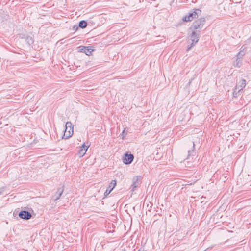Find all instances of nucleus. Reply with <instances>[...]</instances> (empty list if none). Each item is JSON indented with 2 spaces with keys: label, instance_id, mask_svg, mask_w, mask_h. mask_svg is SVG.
<instances>
[{
  "label": "nucleus",
  "instance_id": "obj_15",
  "mask_svg": "<svg viewBox=\"0 0 251 251\" xmlns=\"http://www.w3.org/2000/svg\"><path fill=\"white\" fill-rule=\"evenodd\" d=\"M138 185H139V181H138V179L137 178L135 181H134V182H133V184L131 185V186L133 188V190L134 188H137L138 187Z\"/></svg>",
  "mask_w": 251,
  "mask_h": 251
},
{
  "label": "nucleus",
  "instance_id": "obj_2",
  "mask_svg": "<svg viewBox=\"0 0 251 251\" xmlns=\"http://www.w3.org/2000/svg\"><path fill=\"white\" fill-rule=\"evenodd\" d=\"M205 23V18L203 17H201L193 23L192 25L189 27V30H193L196 32L199 31V33H201V31Z\"/></svg>",
  "mask_w": 251,
  "mask_h": 251
},
{
  "label": "nucleus",
  "instance_id": "obj_17",
  "mask_svg": "<svg viewBox=\"0 0 251 251\" xmlns=\"http://www.w3.org/2000/svg\"><path fill=\"white\" fill-rule=\"evenodd\" d=\"M89 145H86L85 144L82 145V146L80 147L81 149H85L86 151H87V149L89 147Z\"/></svg>",
  "mask_w": 251,
  "mask_h": 251
},
{
  "label": "nucleus",
  "instance_id": "obj_16",
  "mask_svg": "<svg viewBox=\"0 0 251 251\" xmlns=\"http://www.w3.org/2000/svg\"><path fill=\"white\" fill-rule=\"evenodd\" d=\"M245 52L243 50H240V51L237 54V57L240 58L242 59V57L244 55Z\"/></svg>",
  "mask_w": 251,
  "mask_h": 251
},
{
  "label": "nucleus",
  "instance_id": "obj_12",
  "mask_svg": "<svg viewBox=\"0 0 251 251\" xmlns=\"http://www.w3.org/2000/svg\"><path fill=\"white\" fill-rule=\"evenodd\" d=\"M87 23L84 20H82V21H80L79 23V26L80 28H84L87 26Z\"/></svg>",
  "mask_w": 251,
  "mask_h": 251
},
{
  "label": "nucleus",
  "instance_id": "obj_14",
  "mask_svg": "<svg viewBox=\"0 0 251 251\" xmlns=\"http://www.w3.org/2000/svg\"><path fill=\"white\" fill-rule=\"evenodd\" d=\"M87 151L85 149H80L78 151V153L80 157H82L86 153Z\"/></svg>",
  "mask_w": 251,
  "mask_h": 251
},
{
  "label": "nucleus",
  "instance_id": "obj_20",
  "mask_svg": "<svg viewBox=\"0 0 251 251\" xmlns=\"http://www.w3.org/2000/svg\"><path fill=\"white\" fill-rule=\"evenodd\" d=\"M193 149H195V144H194V142H193Z\"/></svg>",
  "mask_w": 251,
  "mask_h": 251
},
{
  "label": "nucleus",
  "instance_id": "obj_13",
  "mask_svg": "<svg viewBox=\"0 0 251 251\" xmlns=\"http://www.w3.org/2000/svg\"><path fill=\"white\" fill-rule=\"evenodd\" d=\"M26 40L27 43L29 45H32L33 43V42H34L33 39L31 37H29V36L27 37L26 38V40Z\"/></svg>",
  "mask_w": 251,
  "mask_h": 251
},
{
  "label": "nucleus",
  "instance_id": "obj_8",
  "mask_svg": "<svg viewBox=\"0 0 251 251\" xmlns=\"http://www.w3.org/2000/svg\"><path fill=\"white\" fill-rule=\"evenodd\" d=\"M246 86V80L245 79H241L236 84L235 88V91L237 90L240 92Z\"/></svg>",
  "mask_w": 251,
  "mask_h": 251
},
{
  "label": "nucleus",
  "instance_id": "obj_22",
  "mask_svg": "<svg viewBox=\"0 0 251 251\" xmlns=\"http://www.w3.org/2000/svg\"><path fill=\"white\" fill-rule=\"evenodd\" d=\"M191 81H190L189 82V85H190L191 84Z\"/></svg>",
  "mask_w": 251,
  "mask_h": 251
},
{
  "label": "nucleus",
  "instance_id": "obj_3",
  "mask_svg": "<svg viewBox=\"0 0 251 251\" xmlns=\"http://www.w3.org/2000/svg\"><path fill=\"white\" fill-rule=\"evenodd\" d=\"M73 126L71 122H67L65 125V130L63 138L67 139L71 137L73 134Z\"/></svg>",
  "mask_w": 251,
  "mask_h": 251
},
{
  "label": "nucleus",
  "instance_id": "obj_19",
  "mask_svg": "<svg viewBox=\"0 0 251 251\" xmlns=\"http://www.w3.org/2000/svg\"><path fill=\"white\" fill-rule=\"evenodd\" d=\"M124 133H125V130H123V131L122 132V133L121 134H120V137L122 139H124V138H125V135H124Z\"/></svg>",
  "mask_w": 251,
  "mask_h": 251
},
{
  "label": "nucleus",
  "instance_id": "obj_7",
  "mask_svg": "<svg viewBox=\"0 0 251 251\" xmlns=\"http://www.w3.org/2000/svg\"><path fill=\"white\" fill-rule=\"evenodd\" d=\"M94 50L91 46L85 47L80 46V52L85 53L86 55H89Z\"/></svg>",
  "mask_w": 251,
  "mask_h": 251
},
{
  "label": "nucleus",
  "instance_id": "obj_18",
  "mask_svg": "<svg viewBox=\"0 0 251 251\" xmlns=\"http://www.w3.org/2000/svg\"><path fill=\"white\" fill-rule=\"evenodd\" d=\"M193 152V151H188V155L187 159H190V156L191 155V153Z\"/></svg>",
  "mask_w": 251,
  "mask_h": 251
},
{
  "label": "nucleus",
  "instance_id": "obj_6",
  "mask_svg": "<svg viewBox=\"0 0 251 251\" xmlns=\"http://www.w3.org/2000/svg\"><path fill=\"white\" fill-rule=\"evenodd\" d=\"M19 217L22 219L29 220L32 217V214L30 212L26 210H22L19 213Z\"/></svg>",
  "mask_w": 251,
  "mask_h": 251
},
{
  "label": "nucleus",
  "instance_id": "obj_9",
  "mask_svg": "<svg viewBox=\"0 0 251 251\" xmlns=\"http://www.w3.org/2000/svg\"><path fill=\"white\" fill-rule=\"evenodd\" d=\"M116 185V180H112L110 184H109V186L108 188L106 189V191L104 193V195L107 196L108 195L111 191L113 189V188L115 187V186Z\"/></svg>",
  "mask_w": 251,
  "mask_h": 251
},
{
  "label": "nucleus",
  "instance_id": "obj_4",
  "mask_svg": "<svg viewBox=\"0 0 251 251\" xmlns=\"http://www.w3.org/2000/svg\"><path fill=\"white\" fill-rule=\"evenodd\" d=\"M201 10L199 9H195L194 11L188 14V16H185L183 18V20L185 22L191 21L194 19L197 18L201 14Z\"/></svg>",
  "mask_w": 251,
  "mask_h": 251
},
{
  "label": "nucleus",
  "instance_id": "obj_11",
  "mask_svg": "<svg viewBox=\"0 0 251 251\" xmlns=\"http://www.w3.org/2000/svg\"><path fill=\"white\" fill-rule=\"evenodd\" d=\"M242 59L240 58L237 57L235 62L233 63L234 67H240L242 64Z\"/></svg>",
  "mask_w": 251,
  "mask_h": 251
},
{
  "label": "nucleus",
  "instance_id": "obj_10",
  "mask_svg": "<svg viewBox=\"0 0 251 251\" xmlns=\"http://www.w3.org/2000/svg\"><path fill=\"white\" fill-rule=\"evenodd\" d=\"M63 192V188L62 187L59 188L57 189V191L56 192V193L52 196V199L54 201H57V200H58L60 198V197L61 196Z\"/></svg>",
  "mask_w": 251,
  "mask_h": 251
},
{
  "label": "nucleus",
  "instance_id": "obj_5",
  "mask_svg": "<svg viewBox=\"0 0 251 251\" xmlns=\"http://www.w3.org/2000/svg\"><path fill=\"white\" fill-rule=\"evenodd\" d=\"M134 157L133 154L126 153L124 154V156L123 158V162L125 164H130L132 162Z\"/></svg>",
  "mask_w": 251,
  "mask_h": 251
},
{
  "label": "nucleus",
  "instance_id": "obj_1",
  "mask_svg": "<svg viewBox=\"0 0 251 251\" xmlns=\"http://www.w3.org/2000/svg\"><path fill=\"white\" fill-rule=\"evenodd\" d=\"M200 38V33L193 30H189L188 39L190 41V45H188L186 49L187 51H190L198 42Z\"/></svg>",
  "mask_w": 251,
  "mask_h": 251
},
{
  "label": "nucleus",
  "instance_id": "obj_21",
  "mask_svg": "<svg viewBox=\"0 0 251 251\" xmlns=\"http://www.w3.org/2000/svg\"><path fill=\"white\" fill-rule=\"evenodd\" d=\"M138 251H144V250H142L141 249H139Z\"/></svg>",
  "mask_w": 251,
  "mask_h": 251
}]
</instances>
